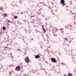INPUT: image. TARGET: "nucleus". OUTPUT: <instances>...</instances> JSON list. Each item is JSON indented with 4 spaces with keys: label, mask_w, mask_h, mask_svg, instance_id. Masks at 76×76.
Returning a JSON list of instances; mask_svg holds the SVG:
<instances>
[{
    "label": "nucleus",
    "mask_w": 76,
    "mask_h": 76,
    "mask_svg": "<svg viewBox=\"0 0 76 76\" xmlns=\"http://www.w3.org/2000/svg\"><path fill=\"white\" fill-rule=\"evenodd\" d=\"M70 12H71V13H72V11H70Z\"/></svg>",
    "instance_id": "15"
},
{
    "label": "nucleus",
    "mask_w": 76,
    "mask_h": 76,
    "mask_svg": "<svg viewBox=\"0 0 76 76\" xmlns=\"http://www.w3.org/2000/svg\"><path fill=\"white\" fill-rule=\"evenodd\" d=\"M4 16H5V17H7V13H4L3 14Z\"/></svg>",
    "instance_id": "6"
},
{
    "label": "nucleus",
    "mask_w": 76,
    "mask_h": 76,
    "mask_svg": "<svg viewBox=\"0 0 76 76\" xmlns=\"http://www.w3.org/2000/svg\"><path fill=\"white\" fill-rule=\"evenodd\" d=\"M25 16V17H26V15Z\"/></svg>",
    "instance_id": "19"
},
{
    "label": "nucleus",
    "mask_w": 76,
    "mask_h": 76,
    "mask_svg": "<svg viewBox=\"0 0 76 76\" xmlns=\"http://www.w3.org/2000/svg\"><path fill=\"white\" fill-rule=\"evenodd\" d=\"M21 14H22V15H23V13H21Z\"/></svg>",
    "instance_id": "18"
},
{
    "label": "nucleus",
    "mask_w": 76,
    "mask_h": 76,
    "mask_svg": "<svg viewBox=\"0 0 76 76\" xmlns=\"http://www.w3.org/2000/svg\"><path fill=\"white\" fill-rule=\"evenodd\" d=\"M43 31L44 32H46V31H45V30L44 28H43Z\"/></svg>",
    "instance_id": "9"
},
{
    "label": "nucleus",
    "mask_w": 76,
    "mask_h": 76,
    "mask_svg": "<svg viewBox=\"0 0 76 76\" xmlns=\"http://www.w3.org/2000/svg\"><path fill=\"white\" fill-rule=\"evenodd\" d=\"M17 18H18V16H15L14 17V19H17Z\"/></svg>",
    "instance_id": "10"
},
{
    "label": "nucleus",
    "mask_w": 76,
    "mask_h": 76,
    "mask_svg": "<svg viewBox=\"0 0 76 76\" xmlns=\"http://www.w3.org/2000/svg\"><path fill=\"white\" fill-rule=\"evenodd\" d=\"M12 4H11V5H12Z\"/></svg>",
    "instance_id": "21"
},
{
    "label": "nucleus",
    "mask_w": 76,
    "mask_h": 76,
    "mask_svg": "<svg viewBox=\"0 0 76 76\" xmlns=\"http://www.w3.org/2000/svg\"><path fill=\"white\" fill-rule=\"evenodd\" d=\"M8 22H9V23H10V20H8Z\"/></svg>",
    "instance_id": "13"
},
{
    "label": "nucleus",
    "mask_w": 76,
    "mask_h": 76,
    "mask_svg": "<svg viewBox=\"0 0 76 76\" xmlns=\"http://www.w3.org/2000/svg\"><path fill=\"white\" fill-rule=\"evenodd\" d=\"M72 14H73V13H72Z\"/></svg>",
    "instance_id": "23"
},
{
    "label": "nucleus",
    "mask_w": 76,
    "mask_h": 76,
    "mask_svg": "<svg viewBox=\"0 0 76 76\" xmlns=\"http://www.w3.org/2000/svg\"><path fill=\"white\" fill-rule=\"evenodd\" d=\"M25 61L26 63H29V59L28 57H26L25 58Z\"/></svg>",
    "instance_id": "1"
},
{
    "label": "nucleus",
    "mask_w": 76,
    "mask_h": 76,
    "mask_svg": "<svg viewBox=\"0 0 76 76\" xmlns=\"http://www.w3.org/2000/svg\"><path fill=\"white\" fill-rule=\"evenodd\" d=\"M31 17H32V16H31Z\"/></svg>",
    "instance_id": "22"
},
{
    "label": "nucleus",
    "mask_w": 76,
    "mask_h": 76,
    "mask_svg": "<svg viewBox=\"0 0 76 76\" xmlns=\"http://www.w3.org/2000/svg\"><path fill=\"white\" fill-rule=\"evenodd\" d=\"M1 34V33L0 32V35Z\"/></svg>",
    "instance_id": "16"
},
{
    "label": "nucleus",
    "mask_w": 76,
    "mask_h": 76,
    "mask_svg": "<svg viewBox=\"0 0 76 76\" xmlns=\"http://www.w3.org/2000/svg\"><path fill=\"white\" fill-rule=\"evenodd\" d=\"M68 76H73V75L69 73V74H68Z\"/></svg>",
    "instance_id": "7"
},
{
    "label": "nucleus",
    "mask_w": 76,
    "mask_h": 76,
    "mask_svg": "<svg viewBox=\"0 0 76 76\" xmlns=\"http://www.w3.org/2000/svg\"><path fill=\"white\" fill-rule=\"evenodd\" d=\"M20 67L19 66H17L15 68V70L16 71H20Z\"/></svg>",
    "instance_id": "4"
},
{
    "label": "nucleus",
    "mask_w": 76,
    "mask_h": 76,
    "mask_svg": "<svg viewBox=\"0 0 76 76\" xmlns=\"http://www.w3.org/2000/svg\"><path fill=\"white\" fill-rule=\"evenodd\" d=\"M42 28H44V26L43 25H42Z\"/></svg>",
    "instance_id": "14"
},
{
    "label": "nucleus",
    "mask_w": 76,
    "mask_h": 76,
    "mask_svg": "<svg viewBox=\"0 0 76 76\" xmlns=\"http://www.w3.org/2000/svg\"><path fill=\"white\" fill-rule=\"evenodd\" d=\"M60 3H61V4H62V6H64V3H65L64 0H61Z\"/></svg>",
    "instance_id": "3"
},
{
    "label": "nucleus",
    "mask_w": 76,
    "mask_h": 76,
    "mask_svg": "<svg viewBox=\"0 0 76 76\" xmlns=\"http://www.w3.org/2000/svg\"><path fill=\"white\" fill-rule=\"evenodd\" d=\"M0 10H3V8L0 7Z\"/></svg>",
    "instance_id": "12"
},
{
    "label": "nucleus",
    "mask_w": 76,
    "mask_h": 76,
    "mask_svg": "<svg viewBox=\"0 0 76 76\" xmlns=\"http://www.w3.org/2000/svg\"><path fill=\"white\" fill-rule=\"evenodd\" d=\"M65 39V40L66 41H68V39L67 38H66L65 39Z\"/></svg>",
    "instance_id": "11"
},
{
    "label": "nucleus",
    "mask_w": 76,
    "mask_h": 76,
    "mask_svg": "<svg viewBox=\"0 0 76 76\" xmlns=\"http://www.w3.org/2000/svg\"><path fill=\"white\" fill-rule=\"evenodd\" d=\"M53 14L54 15V13H53Z\"/></svg>",
    "instance_id": "17"
},
{
    "label": "nucleus",
    "mask_w": 76,
    "mask_h": 76,
    "mask_svg": "<svg viewBox=\"0 0 76 76\" xmlns=\"http://www.w3.org/2000/svg\"><path fill=\"white\" fill-rule=\"evenodd\" d=\"M51 61H52V62H53V63H56V61L57 60L55 58H51Z\"/></svg>",
    "instance_id": "2"
},
{
    "label": "nucleus",
    "mask_w": 76,
    "mask_h": 76,
    "mask_svg": "<svg viewBox=\"0 0 76 76\" xmlns=\"http://www.w3.org/2000/svg\"><path fill=\"white\" fill-rule=\"evenodd\" d=\"M68 46H69V45H68Z\"/></svg>",
    "instance_id": "20"
},
{
    "label": "nucleus",
    "mask_w": 76,
    "mask_h": 76,
    "mask_svg": "<svg viewBox=\"0 0 76 76\" xmlns=\"http://www.w3.org/2000/svg\"><path fill=\"white\" fill-rule=\"evenodd\" d=\"M40 57V56L39 55H37L35 56V58H39Z\"/></svg>",
    "instance_id": "5"
},
{
    "label": "nucleus",
    "mask_w": 76,
    "mask_h": 76,
    "mask_svg": "<svg viewBox=\"0 0 76 76\" xmlns=\"http://www.w3.org/2000/svg\"><path fill=\"white\" fill-rule=\"evenodd\" d=\"M2 29L4 31V30L6 29V28L5 27H4L2 28Z\"/></svg>",
    "instance_id": "8"
}]
</instances>
